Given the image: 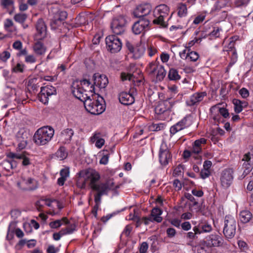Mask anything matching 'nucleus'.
<instances>
[{"instance_id":"nucleus-15","label":"nucleus","mask_w":253,"mask_h":253,"mask_svg":"<svg viewBox=\"0 0 253 253\" xmlns=\"http://www.w3.org/2000/svg\"><path fill=\"white\" fill-rule=\"evenodd\" d=\"M233 170L232 169H226L222 171L220 177L221 184L224 188L229 187L232 183L233 179Z\"/></svg>"},{"instance_id":"nucleus-9","label":"nucleus","mask_w":253,"mask_h":253,"mask_svg":"<svg viewBox=\"0 0 253 253\" xmlns=\"http://www.w3.org/2000/svg\"><path fill=\"white\" fill-rule=\"evenodd\" d=\"M242 161L243 162V168L244 171L242 174L239 176V179H244L253 169V154L248 152L243 156Z\"/></svg>"},{"instance_id":"nucleus-47","label":"nucleus","mask_w":253,"mask_h":253,"mask_svg":"<svg viewBox=\"0 0 253 253\" xmlns=\"http://www.w3.org/2000/svg\"><path fill=\"white\" fill-rule=\"evenodd\" d=\"M222 31V29L219 27H214L213 30L210 33L209 36L211 39H214L218 38L220 37V31Z\"/></svg>"},{"instance_id":"nucleus-53","label":"nucleus","mask_w":253,"mask_h":253,"mask_svg":"<svg viewBox=\"0 0 253 253\" xmlns=\"http://www.w3.org/2000/svg\"><path fill=\"white\" fill-rule=\"evenodd\" d=\"M10 57V53L7 51H4L0 53V59L3 61L6 62Z\"/></svg>"},{"instance_id":"nucleus-62","label":"nucleus","mask_w":253,"mask_h":253,"mask_svg":"<svg viewBox=\"0 0 253 253\" xmlns=\"http://www.w3.org/2000/svg\"><path fill=\"white\" fill-rule=\"evenodd\" d=\"M132 230V227L131 226V225H129V224L127 225L125 227L122 233L123 234H124L126 237H128L129 236Z\"/></svg>"},{"instance_id":"nucleus-12","label":"nucleus","mask_w":253,"mask_h":253,"mask_svg":"<svg viewBox=\"0 0 253 253\" xmlns=\"http://www.w3.org/2000/svg\"><path fill=\"white\" fill-rule=\"evenodd\" d=\"M7 158L11 159L22 160V165L24 167H27L32 164V161L30 159V155L26 151L22 152L20 153L8 152L6 154Z\"/></svg>"},{"instance_id":"nucleus-60","label":"nucleus","mask_w":253,"mask_h":253,"mask_svg":"<svg viewBox=\"0 0 253 253\" xmlns=\"http://www.w3.org/2000/svg\"><path fill=\"white\" fill-rule=\"evenodd\" d=\"M101 133L98 131H95L93 135L90 138V141L91 143L95 142L97 140L101 138Z\"/></svg>"},{"instance_id":"nucleus-35","label":"nucleus","mask_w":253,"mask_h":253,"mask_svg":"<svg viewBox=\"0 0 253 253\" xmlns=\"http://www.w3.org/2000/svg\"><path fill=\"white\" fill-rule=\"evenodd\" d=\"M62 222H64L65 224H69V221L66 217H63L61 220H56L49 223V226L51 228H57L60 227Z\"/></svg>"},{"instance_id":"nucleus-7","label":"nucleus","mask_w":253,"mask_h":253,"mask_svg":"<svg viewBox=\"0 0 253 253\" xmlns=\"http://www.w3.org/2000/svg\"><path fill=\"white\" fill-rule=\"evenodd\" d=\"M159 161L162 166H167L172 160V154L167 143L163 141L161 144L159 153Z\"/></svg>"},{"instance_id":"nucleus-59","label":"nucleus","mask_w":253,"mask_h":253,"mask_svg":"<svg viewBox=\"0 0 253 253\" xmlns=\"http://www.w3.org/2000/svg\"><path fill=\"white\" fill-rule=\"evenodd\" d=\"M167 236L169 238H173L176 235V230L174 228L169 227L166 230Z\"/></svg>"},{"instance_id":"nucleus-20","label":"nucleus","mask_w":253,"mask_h":253,"mask_svg":"<svg viewBox=\"0 0 253 253\" xmlns=\"http://www.w3.org/2000/svg\"><path fill=\"white\" fill-rule=\"evenodd\" d=\"M36 28L37 33L35 35V38L36 40H42L43 39L46 35V26L44 22L42 19H39L36 23Z\"/></svg>"},{"instance_id":"nucleus-57","label":"nucleus","mask_w":253,"mask_h":253,"mask_svg":"<svg viewBox=\"0 0 253 253\" xmlns=\"http://www.w3.org/2000/svg\"><path fill=\"white\" fill-rule=\"evenodd\" d=\"M133 76L131 74L126 73H122L121 77L122 81H126L129 80L131 81L133 78Z\"/></svg>"},{"instance_id":"nucleus-37","label":"nucleus","mask_w":253,"mask_h":253,"mask_svg":"<svg viewBox=\"0 0 253 253\" xmlns=\"http://www.w3.org/2000/svg\"><path fill=\"white\" fill-rule=\"evenodd\" d=\"M168 77L170 80L171 81H178L181 78L180 75L178 74V71L174 68L170 69Z\"/></svg>"},{"instance_id":"nucleus-11","label":"nucleus","mask_w":253,"mask_h":253,"mask_svg":"<svg viewBox=\"0 0 253 253\" xmlns=\"http://www.w3.org/2000/svg\"><path fill=\"white\" fill-rule=\"evenodd\" d=\"M56 93V90L51 85H46L41 88V91L38 94L39 100L42 103L46 104L48 102V97Z\"/></svg>"},{"instance_id":"nucleus-48","label":"nucleus","mask_w":253,"mask_h":253,"mask_svg":"<svg viewBox=\"0 0 253 253\" xmlns=\"http://www.w3.org/2000/svg\"><path fill=\"white\" fill-rule=\"evenodd\" d=\"M27 15L24 13H18L15 15L14 17V19L15 21L23 23L25 22L26 19H27Z\"/></svg>"},{"instance_id":"nucleus-30","label":"nucleus","mask_w":253,"mask_h":253,"mask_svg":"<svg viewBox=\"0 0 253 253\" xmlns=\"http://www.w3.org/2000/svg\"><path fill=\"white\" fill-rule=\"evenodd\" d=\"M239 218L242 223H247L252 219L253 214L249 211H243L239 214Z\"/></svg>"},{"instance_id":"nucleus-28","label":"nucleus","mask_w":253,"mask_h":253,"mask_svg":"<svg viewBox=\"0 0 253 253\" xmlns=\"http://www.w3.org/2000/svg\"><path fill=\"white\" fill-rule=\"evenodd\" d=\"M6 159L3 161L1 166L6 171H9L11 169L17 167V162L14 159H9L6 157Z\"/></svg>"},{"instance_id":"nucleus-25","label":"nucleus","mask_w":253,"mask_h":253,"mask_svg":"<svg viewBox=\"0 0 253 253\" xmlns=\"http://www.w3.org/2000/svg\"><path fill=\"white\" fill-rule=\"evenodd\" d=\"M211 230V225L208 223H201L198 226H195L193 228V231L199 234L210 232Z\"/></svg>"},{"instance_id":"nucleus-23","label":"nucleus","mask_w":253,"mask_h":253,"mask_svg":"<svg viewBox=\"0 0 253 253\" xmlns=\"http://www.w3.org/2000/svg\"><path fill=\"white\" fill-rule=\"evenodd\" d=\"M74 134V131L72 128H66L63 130L60 134V140L64 144H69Z\"/></svg>"},{"instance_id":"nucleus-61","label":"nucleus","mask_w":253,"mask_h":253,"mask_svg":"<svg viewBox=\"0 0 253 253\" xmlns=\"http://www.w3.org/2000/svg\"><path fill=\"white\" fill-rule=\"evenodd\" d=\"M76 228V225L75 223L69 224L66 228H65V230L68 232V234H72L75 230Z\"/></svg>"},{"instance_id":"nucleus-29","label":"nucleus","mask_w":253,"mask_h":253,"mask_svg":"<svg viewBox=\"0 0 253 253\" xmlns=\"http://www.w3.org/2000/svg\"><path fill=\"white\" fill-rule=\"evenodd\" d=\"M22 43L20 41H16L12 44L13 48L19 52L17 53V56L20 57L21 56L26 55L27 54L28 51L26 48H22Z\"/></svg>"},{"instance_id":"nucleus-42","label":"nucleus","mask_w":253,"mask_h":253,"mask_svg":"<svg viewBox=\"0 0 253 253\" xmlns=\"http://www.w3.org/2000/svg\"><path fill=\"white\" fill-rule=\"evenodd\" d=\"M182 129L189 127L191 125V121L189 117H185L178 122Z\"/></svg>"},{"instance_id":"nucleus-1","label":"nucleus","mask_w":253,"mask_h":253,"mask_svg":"<svg viewBox=\"0 0 253 253\" xmlns=\"http://www.w3.org/2000/svg\"><path fill=\"white\" fill-rule=\"evenodd\" d=\"M79 175L80 177H83L85 181H90V187L96 192L95 193L107 195L110 191L115 190L119 188V186L115 184L113 179H108L105 182L97 183V182L100 179V176L99 173L93 169L81 171Z\"/></svg>"},{"instance_id":"nucleus-6","label":"nucleus","mask_w":253,"mask_h":253,"mask_svg":"<svg viewBox=\"0 0 253 253\" xmlns=\"http://www.w3.org/2000/svg\"><path fill=\"white\" fill-rule=\"evenodd\" d=\"M127 21L126 17L120 15L114 17L111 23V28L112 32L116 35H121L125 30Z\"/></svg>"},{"instance_id":"nucleus-5","label":"nucleus","mask_w":253,"mask_h":253,"mask_svg":"<svg viewBox=\"0 0 253 253\" xmlns=\"http://www.w3.org/2000/svg\"><path fill=\"white\" fill-rule=\"evenodd\" d=\"M236 221L235 217L231 215L224 217L223 233L226 238H232L236 233Z\"/></svg>"},{"instance_id":"nucleus-49","label":"nucleus","mask_w":253,"mask_h":253,"mask_svg":"<svg viewBox=\"0 0 253 253\" xmlns=\"http://www.w3.org/2000/svg\"><path fill=\"white\" fill-rule=\"evenodd\" d=\"M188 58H187V60L190 61L195 62L199 58V55L196 51H190L189 53H188Z\"/></svg>"},{"instance_id":"nucleus-45","label":"nucleus","mask_w":253,"mask_h":253,"mask_svg":"<svg viewBox=\"0 0 253 253\" xmlns=\"http://www.w3.org/2000/svg\"><path fill=\"white\" fill-rule=\"evenodd\" d=\"M77 84H78L81 87L85 89V91L87 92V88L89 87V86L91 84V83L89 80L87 79H84L83 80H81L80 81H76Z\"/></svg>"},{"instance_id":"nucleus-26","label":"nucleus","mask_w":253,"mask_h":253,"mask_svg":"<svg viewBox=\"0 0 253 253\" xmlns=\"http://www.w3.org/2000/svg\"><path fill=\"white\" fill-rule=\"evenodd\" d=\"M228 3V0H217L213 7L211 8V13L215 14L219 12L222 8L226 7Z\"/></svg>"},{"instance_id":"nucleus-8","label":"nucleus","mask_w":253,"mask_h":253,"mask_svg":"<svg viewBox=\"0 0 253 253\" xmlns=\"http://www.w3.org/2000/svg\"><path fill=\"white\" fill-rule=\"evenodd\" d=\"M106 48L112 53L119 52L122 47V43L120 38L115 35H109L105 39Z\"/></svg>"},{"instance_id":"nucleus-46","label":"nucleus","mask_w":253,"mask_h":253,"mask_svg":"<svg viewBox=\"0 0 253 253\" xmlns=\"http://www.w3.org/2000/svg\"><path fill=\"white\" fill-rule=\"evenodd\" d=\"M29 135V132L24 129H20L17 133V137L18 138H21L23 140H26L27 141Z\"/></svg>"},{"instance_id":"nucleus-3","label":"nucleus","mask_w":253,"mask_h":253,"mask_svg":"<svg viewBox=\"0 0 253 253\" xmlns=\"http://www.w3.org/2000/svg\"><path fill=\"white\" fill-rule=\"evenodd\" d=\"M54 133V129L49 126L42 127L35 132L33 140L38 145H44L47 144L53 137Z\"/></svg>"},{"instance_id":"nucleus-17","label":"nucleus","mask_w":253,"mask_h":253,"mask_svg":"<svg viewBox=\"0 0 253 253\" xmlns=\"http://www.w3.org/2000/svg\"><path fill=\"white\" fill-rule=\"evenodd\" d=\"M219 104L212 106L211 108V111L213 115V119L217 122L220 119V115L224 118L229 117V113L226 108L220 107Z\"/></svg>"},{"instance_id":"nucleus-16","label":"nucleus","mask_w":253,"mask_h":253,"mask_svg":"<svg viewBox=\"0 0 253 253\" xmlns=\"http://www.w3.org/2000/svg\"><path fill=\"white\" fill-rule=\"evenodd\" d=\"M72 92L75 97L84 102L85 100L90 97L86 93V91H85V89L81 87L75 82L73 83L72 86Z\"/></svg>"},{"instance_id":"nucleus-2","label":"nucleus","mask_w":253,"mask_h":253,"mask_svg":"<svg viewBox=\"0 0 253 253\" xmlns=\"http://www.w3.org/2000/svg\"><path fill=\"white\" fill-rule=\"evenodd\" d=\"M92 99L88 98L84 101V107L88 112L93 115H99L103 113L105 109L104 104L102 102H104L103 98L97 95V98H96V95H92Z\"/></svg>"},{"instance_id":"nucleus-50","label":"nucleus","mask_w":253,"mask_h":253,"mask_svg":"<svg viewBox=\"0 0 253 253\" xmlns=\"http://www.w3.org/2000/svg\"><path fill=\"white\" fill-rule=\"evenodd\" d=\"M182 130V128L181 127L180 125L177 123L174 125L171 126L170 128V136H172L174 135L177 132Z\"/></svg>"},{"instance_id":"nucleus-27","label":"nucleus","mask_w":253,"mask_h":253,"mask_svg":"<svg viewBox=\"0 0 253 253\" xmlns=\"http://www.w3.org/2000/svg\"><path fill=\"white\" fill-rule=\"evenodd\" d=\"M163 213V211L159 208H154L151 212L150 215L152 217L154 221L160 223L163 220V218L161 216Z\"/></svg>"},{"instance_id":"nucleus-13","label":"nucleus","mask_w":253,"mask_h":253,"mask_svg":"<svg viewBox=\"0 0 253 253\" xmlns=\"http://www.w3.org/2000/svg\"><path fill=\"white\" fill-rule=\"evenodd\" d=\"M150 20L146 18H141L135 22L132 26V32L138 35L148 29Z\"/></svg>"},{"instance_id":"nucleus-4","label":"nucleus","mask_w":253,"mask_h":253,"mask_svg":"<svg viewBox=\"0 0 253 253\" xmlns=\"http://www.w3.org/2000/svg\"><path fill=\"white\" fill-rule=\"evenodd\" d=\"M169 11V8L166 4H163L157 6L153 11L155 19L153 20L154 24L159 25L163 27H166L167 24L164 19L167 17Z\"/></svg>"},{"instance_id":"nucleus-14","label":"nucleus","mask_w":253,"mask_h":253,"mask_svg":"<svg viewBox=\"0 0 253 253\" xmlns=\"http://www.w3.org/2000/svg\"><path fill=\"white\" fill-rule=\"evenodd\" d=\"M152 10V6L150 3H146L138 5L133 12L134 17L139 18H145Z\"/></svg>"},{"instance_id":"nucleus-33","label":"nucleus","mask_w":253,"mask_h":253,"mask_svg":"<svg viewBox=\"0 0 253 253\" xmlns=\"http://www.w3.org/2000/svg\"><path fill=\"white\" fill-rule=\"evenodd\" d=\"M34 45V50L35 52L40 55H43L46 50V47L40 40H37Z\"/></svg>"},{"instance_id":"nucleus-10","label":"nucleus","mask_w":253,"mask_h":253,"mask_svg":"<svg viewBox=\"0 0 253 253\" xmlns=\"http://www.w3.org/2000/svg\"><path fill=\"white\" fill-rule=\"evenodd\" d=\"M19 189L23 191H31L37 188L38 182L34 178L28 177L27 178L22 177L16 183Z\"/></svg>"},{"instance_id":"nucleus-40","label":"nucleus","mask_w":253,"mask_h":253,"mask_svg":"<svg viewBox=\"0 0 253 253\" xmlns=\"http://www.w3.org/2000/svg\"><path fill=\"white\" fill-rule=\"evenodd\" d=\"M198 253H211V249L206 245L204 242L202 243L197 249Z\"/></svg>"},{"instance_id":"nucleus-56","label":"nucleus","mask_w":253,"mask_h":253,"mask_svg":"<svg viewBox=\"0 0 253 253\" xmlns=\"http://www.w3.org/2000/svg\"><path fill=\"white\" fill-rule=\"evenodd\" d=\"M211 175V169H203L200 172L201 177L205 179Z\"/></svg>"},{"instance_id":"nucleus-64","label":"nucleus","mask_w":253,"mask_h":253,"mask_svg":"<svg viewBox=\"0 0 253 253\" xmlns=\"http://www.w3.org/2000/svg\"><path fill=\"white\" fill-rule=\"evenodd\" d=\"M59 250L58 248H56L54 245H51L48 247L46 252L47 253H57Z\"/></svg>"},{"instance_id":"nucleus-36","label":"nucleus","mask_w":253,"mask_h":253,"mask_svg":"<svg viewBox=\"0 0 253 253\" xmlns=\"http://www.w3.org/2000/svg\"><path fill=\"white\" fill-rule=\"evenodd\" d=\"M145 51V48L143 45H140L135 47L134 51L132 53L133 54V57L135 59H138L140 58Z\"/></svg>"},{"instance_id":"nucleus-51","label":"nucleus","mask_w":253,"mask_h":253,"mask_svg":"<svg viewBox=\"0 0 253 253\" xmlns=\"http://www.w3.org/2000/svg\"><path fill=\"white\" fill-rule=\"evenodd\" d=\"M251 0H235L234 5L236 7L245 6L248 4Z\"/></svg>"},{"instance_id":"nucleus-21","label":"nucleus","mask_w":253,"mask_h":253,"mask_svg":"<svg viewBox=\"0 0 253 253\" xmlns=\"http://www.w3.org/2000/svg\"><path fill=\"white\" fill-rule=\"evenodd\" d=\"M94 85L99 88H104L108 84V80L105 75L95 74L93 76Z\"/></svg>"},{"instance_id":"nucleus-55","label":"nucleus","mask_w":253,"mask_h":253,"mask_svg":"<svg viewBox=\"0 0 253 253\" xmlns=\"http://www.w3.org/2000/svg\"><path fill=\"white\" fill-rule=\"evenodd\" d=\"M238 244L239 248L242 251L245 252H247V251L248 250V246L247 244L245 242L240 240L238 241Z\"/></svg>"},{"instance_id":"nucleus-41","label":"nucleus","mask_w":253,"mask_h":253,"mask_svg":"<svg viewBox=\"0 0 253 253\" xmlns=\"http://www.w3.org/2000/svg\"><path fill=\"white\" fill-rule=\"evenodd\" d=\"M233 103L234 105V110L236 113H240L243 110V102L236 99L233 100Z\"/></svg>"},{"instance_id":"nucleus-44","label":"nucleus","mask_w":253,"mask_h":253,"mask_svg":"<svg viewBox=\"0 0 253 253\" xmlns=\"http://www.w3.org/2000/svg\"><path fill=\"white\" fill-rule=\"evenodd\" d=\"M159 65H159L156 61L150 63L148 68L149 74L151 75L155 74L158 67L159 66Z\"/></svg>"},{"instance_id":"nucleus-54","label":"nucleus","mask_w":253,"mask_h":253,"mask_svg":"<svg viewBox=\"0 0 253 253\" xmlns=\"http://www.w3.org/2000/svg\"><path fill=\"white\" fill-rule=\"evenodd\" d=\"M11 227H12V224H10L9 225L7 233V235H6V239L8 240H11L13 238L14 229L11 228Z\"/></svg>"},{"instance_id":"nucleus-24","label":"nucleus","mask_w":253,"mask_h":253,"mask_svg":"<svg viewBox=\"0 0 253 253\" xmlns=\"http://www.w3.org/2000/svg\"><path fill=\"white\" fill-rule=\"evenodd\" d=\"M120 102L125 105H129L134 102V98L131 94L126 92H121L119 95Z\"/></svg>"},{"instance_id":"nucleus-19","label":"nucleus","mask_w":253,"mask_h":253,"mask_svg":"<svg viewBox=\"0 0 253 253\" xmlns=\"http://www.w3.org/2000/svg\"><path fill=\"white\" fill-rule=\"evenodd\" d=\"M207 95L205 92H196L191 95L186 101L188 106H197Z\"/></svg>"},{"instance_id":"nucleus-32","label":"nucleus","mask_w":253,"mask_h":253,"mask_svg":"<svg viewBox=\"0 0 253 253\" xmlns=\"http://www.w3.org/2000/svg\"><path fill=\"white\" fill-rule=\"evenodd\" d=\"M105 194H101L100 193H95L94 195V202L95 205L93 207L92 210V213L94 215V216L96 217L97 214V211L99 209V207L100 205L101 201V197Z\"/></svg>"},{"instance_id":"nucleus-52","label":"nucleus","mask_w":253,"mask_h":253,"mask_svg":"<svg viewBox=\"0 0 253 253\" xmlns=\"http://www.w3.org/2000/svg\"><path fill=\"white\" fill-rule=\"evenodd\" d=\"M1 5L5 8L12 7L14 5L13 0H0Z\"/></svg>"},{"instance_id":"nucleus-63","label":"nucleus","mask_w":253,"mask_h":253,"mask_svg":"<svg viewBox=\"0 0 253 253\" xmlns=\"http://www.w3.org/2000/svg\"><path fill=\"white\" fill-rule=\"evenodd\" d=\"M148 248V245L147 242H143L141 245L139 249L140 253H146Z\"/></svg>"},{"instance_id":"nucleus-31","label":"nucleus","mask_w":253,"mask_h":253,"mask_svg":"<svg viewBox=\"0 0 253 253\" xmlns=\"http://www.w3.org/2000/svg\"><path fill=\"white\" fill-rule=\"evenodd\" d=\"M53 202H56V204H58V201L54 199H42L40 200V201H38L36 203V206L37 207V209L39 211H40L42 210V208L43 206L42 204V203H43V204L45 205L46 206L51 207L52 206V203Z\"/></svg>"},{"instance_id":"nucleus-18","label":"nucleus","mask_w":253,"mask_h":253,"mask_svg":"<svg viewBox=\"0 0 253 253\" xmlns=\"http://www.w3.org/2000/svg\"><path fill=\"white\" fill-rule=\"evenodd\" d=\"M174 103L169 100L160 102L155 108V112L158 115L168 114L172 111Z\"/></svg>"},{"instance_id":"nucleus-38","label":"nucleus","mask_w":253,"mask_h":253,"mask_svg":"<svg viewBox=\"0 0 253 253\" xmlns=\"http://www.w3.org/2000/svg\"><path fill=\"white\" fill-rule=\"evenodd\" d=\"M156 74L157 80L161 81L166 76V71L164 67L160 65L158 67Z\"/></svg>"},{"instance_id":"nucleus-43","label":"nucleus","mask_w":253,"mask_h":253,"mask_svg":"<svg viewBox=\"0 0 253 253\" xmlns=\"http://www.w3.org/2000/svg\"><path fill=\"white\" fill-rule=\"evenodd\" d=\"M183 156L184 159H187L189 158L190 157H192L195 159L199 160L200 164H201V157L199 155L194 156L191 151L185 150L183 152Z\"/></svg>"},{"instance_id":"nucleus-39","label":"nucleus","mask_w":253,"mask_h":253,"mask_svg":"<svg viewBox=\"0 0 253 253\" xmlns=\"http://www.w3.org/2000/svg\"><path fill=\"white\" fill-rule=\"evenodd\" d=\"M55 155L60 160H63L67 157L68 153L66 152L65 147H61L56 152Z\"/></svg>"},{"instance_id":"nucleus-34","label":"nucleus","mask_w":253,"mask_h":253,"mask_svg":"<svg viewBox=\"0 0 253 253\" xmlns=\"http://www.w3.org/2000/svg\"><path fill=\"white\" fill-rule=\"evenodd\" d=\"M177 15L180 17H185L188 13L187 5L182 2L178 3L177 4Z\"/></svg>"},{"instance_id":"nucleus-58","label":"nucleus","mask_w":253,"mask_h":253,"mask_svg":"<svg viewBox=\"0 0 253 253\" xmlns=\"http://www.w3.org/2000/svg\"><path fill=\"white\" fill-rule=\"evenodd\" d=\"M207 140L204 138H201L194 141L193 145L198 147L202 148V145L206 143Z\"/></svg>"},{"instance_id":"nucleus-22","label":"nucleus","mask_w":253,"mask_h":253,"mask_svg":"<svg viewBox=\"0 0 253 253\" xmlns=\"http://www.w3.org/2000/svg\"><path fill=\"white\" fill-rule=\"evenodd\" d=\"M222 238L217 235L212 234L209 236L206 241H204L206 245L210 248L212 247H219L222 245Z\"/></svg>"}]
</instances>
